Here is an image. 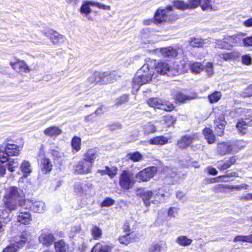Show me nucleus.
Listing matches in <instances>:
<instances>
[{
  "label": "nucleus",
  "instance_id": "obj_1",
  "mask_svg": "<svg viewBox=\"0 0 252 252\" xmlns=\"http://www.w3.org/2000/svg\"><path fill=\"white\" fill-rule=\"evenodd\" d=\"M24 196L23 191L15 186L10 187L5 192L2 199L3 207L11 212L16 210L19 200Z\"/></svg>",
  "mask_w": 252,
  "mask_h": 252
},
{
  "label": "nucleus",
  "instance_id": "obj_2",
  "mask_svg": "<svg viewBox=\"0 0 252 252\" xmlns=\"http://www.w3.org/2000/svg\"><path fill=\"white\" fill-rule=\"evenodd\" d=\"M153 73L149 67V64H144L137 72V75L132 80L133 88L145 84L151 81Z\"/></svg>",
  "mask_w": 252,
  "mask_h": 252
},
{
  "label": "nucleus",
  "instance_id": "obj_3",
  "mask_svg": "<svg viewBox=\"0 0 252 252\" xmlns=\"http://www.w3.org/2000/svg\"><path fill=\"white\" fill-rule=\"evenodd\" d=\"M19 205L25 210L36 213L44 212L46 207L43 201L28 198H21L19 200Z\"/></svg>",
  "mask_w": 252,
  "mask_h": 252
},
{
  "label": "nucleus",
  "instance_id": "obj_4",
  "mask_svg": "<svg viewBox=\"0 0 252 252\" xmlns=\"http://www.w3.org/2000/svg\"><path fill=\"white\" fill-rule=\"evenodd\" d=\"M134 173L127 169L123 170L119 177V184L121 189L128 190L132 189L135 183Z\"/></svg>",
  "mask_w": 252,
  "mask_h": 252
},
{
  "label": "nucleus",
  "instance_id": "obj_5",
  "mask_svg": "<svg viewBox=\"0 0 252 252\" xmlns=\"http://www.w3.org/2000/svg\"><path fill=\"white\" fill-rule=\"evenodd\" d=\"M155 68L159 74L170 77L176 76L184 71L179 67L178 64H156Z\"/></svg>",
  "mask_w": 252,
  "mask_h": 252
},
{
  "label": "nucleus",
  "instance_id": "obj_6",
  "mask_svg": "<svg viewBox=\"0 0 252 252\" xmlns=\"http://www.w3.org/2000/svg\"><path fill=\"white\" fill-rule=\"evenodd\" d=\"M73 189L76 195L87 196L91 194L94 186L91 182L81 179L80 182L74 184Z\"/></svg>",
  "mask_w": 252,
  "mask_h": 252
},
{
  "label": "nucleus",
  "instance_id": "obj_7",
  "mask_svg": "<svg viewBox=\"0 0 252 252\" xmlns=\"http://www.w3.org/2000/svg\"><path fill=\"white\" fill-rule=\"evenodd\" d=\"M158 171V167L157 166H148L138 172L135 177L139 183L147 182L154 177Z\"/></svg>",
  "mask_w": 252,
  "mask_h": 252
},
{
  "label": "nucleus",
  "instance_id": "obj_8",
  "mask_svg": "<svg viewBox=\"0 0 252 252\" xmlns=\"http://www.w3.org/2000/svg\"><path fill=\"white\" fill-rule=\"evenodd\" d=\"M111 78V75L107 72H94L88 79V82L93 85L106 84L110 82Z\"/></svg>",
  "mask_w": 252,
  "mask_h": 252
},
{
  "label": "nucleus",
  "instance_id": "obj_9",
  "mask_svg": "<svg viewBox=\"0 0 252 252\" xmlns=\"http://www.w3.org/2000/svg\"><path fill=\"white\" fill-rule=\"evenodd\" d=\"M93 165L83 158L73 166L74 173L76 175H86L92 172Z\"/></svg>",
  "mask_w": 252,
  "mask_h": 252
},
{
  "label": "nucleus",
  "instance_id": "obj_10",
  "mask_svg": "<svg viewBox=\"0 0 252 252\" xmlns=\"http://www.w3.org/2000/svg\"><path fill=\"white\" fill-rule=\"evenodd\" d=\"M197 137L196 133L191 135L185 134L177 141L176 146L179 149H185L190 146Z\"/></svg>",
  "mask_w": 252,
  "mask_h": 252
},
{
  "label": "nucleus",
  "instance_id": "obj_11",
  "mask_svg": "<svg viewBox=\"0 0 252 252\" xmlns=\"http://www.w3.org/2000/svg\"><path fill=\"white\" fill-rule=\"evenodd\" d=\"M240 54L234 51L231 53H218L216 58L220 62H236L240 58Z\"/></svg>",
  "mask_w": 252,
  "mask_h": 252
},
{
  "label": "nucleus",
  "instance_id": "obj_12",
  "mask_svg": "<svg viewBox=\"0 0 252 252\" xmlns=\"http://www.w3.org/2000/svg\"><path fill=\"white\" fill-rule=\"evenodd\" d=\"M238 159L236 156H232L218 162L217 168L220 171H223L235 164Z\"/></svg>",
  "mask_w": 252,
  "mask_h": 252
},
{
  "label": "nucleus",
  "instance_id": "obj_13",
  "mask_svg": "<svg viewBox=\"0 0 252 252\" xmlns=\"http://www.w3.org/2000/svg\"><path fill=\"white\" fill-rule=\"evenodd\" d=\"M173 9L172 6H168L165 9H158L155 14V20L157 23L160 24L163 22H167L171 20L168 17V12Z\"/></svg>",
  "mask_w": 252,
  "mask_h": 252
},
{
  "label": "nucleus",
  "instance_id": "obj_14",
  "mask_svg": "<svg viewBox=\"0 0 252 252\" xmlns=\"http://www.w3.org/2000/svg\"><path fill=\"white\" fill-rule=\"evenodd\" d=\"M189 67L192 73L198 74L205 70L209 74L213 72V64H207L206 66L203 64H189Z\"/></svg>",
  "mask_w": 252,
  "mask_h": 252
},
{
  "label": "nucleus",
  "instance_id": "obj_15",
  "mask_svg": "<svg viewBox=\"0 0 252 252\" xmlns=\"http://www.w3.org/2000/svg\"><path fill=\"white\" fill-rule=\"evenodd\" d=\"M38 240L43 246L49 247L55 242V237L52 233L43 232L39 235Z\"/></svg>",
  "mask_w": 252,
  "mask_h": 252
},
{
  "label": "nucleus",
  "instance_id": "obj_16",
  "mask_svg": "<svg viewBox=\"0 0 252 252\" xmlns=\"http://www.w3.org/2000/svg\"><path fill=\"white\" fill-rule=\"evenodd\" d=\"M216 152L220 156H224L231 153L233 150L232 146L227 142H219L216 147Z\"/></svg>",
  "mask_w": 252,
  "mask_h": 252
},
{
  "label": "nucleus",
  "instance_id": "obj_17",
  "mask_svg": "<svg viewBox=\"0 0 252 252\" xmlns=\"http://www.w3.org/2000/svg\"><path fill=\"white\" fill-rule=\"evenodd\" d=\"M197 97V95L196 93H193L191 95H186L180 91L177 92L173 95V99L175 102L180 103H185L188 101L195 99Z\"/></svg>",
  "mask_w": 252,
  "mask_h": 252
},
{
  "label": "nucleus",
  "instance_id": "obj_18",
  "mask_svg": "<svg viewBox=\"0 0 252 252\" xmlns=\"http://www.w3.org/2000/svg\"><path fill=\"white\" fill-rule=\"evenodd\" d=\"M216 125L215 130L218 136H222L224 135V129L226 125V122L224 118L221 117L218 118L214 120Z\"/></svg>",
  "mask_w": 252,
  "mask_h": 252
},
{
  "label": "nucleus",
  "instance_id": "obj_19",
  "mask_svg": "<svg viewBox=\"0 0 252 252\" xmlns=\"http://www.w3.org/2000/svg\"><path fill=\"white\" fill-rule=\"evenodd\" d=\"M98 151L96 148L88 149L84 154L83 159L94 165L98 156Z\"/></svg>",
  "mask_w": 252,
  "mask_h": 252
},
{
  "label": "nucleus",
  "instance_id": "obj_20",
  "mask_svg": "<svg viewBox=\"0 0 252 252\" xmlns=\"http://www.w3.org/2000/svg\"><path fill=\"white\" fill-rule=\"evenodd\" d=\"M39 168L42 173L49 174L53 169V165L49 158L44 157L41 159Z\"/></svg>",
  "mask_w": 252,
  "mask_h": 252
},
{
  "label": "nucleus",
  "instance_id": "obj_21",
  "mask_svg": "<svg viewBox=\"0 0 252 252\" xmlns=\"http://www.w3.org/2000/svg\"><path fill=\"white\" fill-rule=\"evenodd\" d=\"M4 149L7 155V157L18 156L21 150V147L15 144L7 143L5 145Z\"/></svg>",
  "mask_w": 252,
  "mask_h": 252
},
{
  "label": "nucleus",
  "instance_id": "obj_22",
  "mask_svg": "<svg viewBox=\"0 0 252 252\" xmlns=\"http://www.w3.org/2000/svg\"><path fill=\"white\" fill-rule=\"evenodd\" d=\"M45 34L47 37L50 38V40L54 44L63 43L65 39L64 36L53 30L48 31L46 33H45Z\"/></svg>",
  "mask_w": 252,
  "mask_h": 252
},
{
  "label": "nucleus",
  "instance_id": "obj_23",
  "mask_svg": "<svg viewBox=\"0 0 252 252\" xmlns=\"http://www.w3.org/2000/svg\"><path fill=\"white\" fill-rule=\"evenodd\" d=\"M202 132L208 144H213L216 142V136L211 128L206 127L203 129Z\"/></svg>",
  "mask_w": 252,
  "mask_h": 252
},
{
  "label": "nucleus",
  "instance_id": "obj_24",
  "mask_svg": "<svg viewBox=\"0 0 252 252\" xmlns=\"http://www.w3.org/2000/svg\"><path fill=\"white\" fill-rule=\"evenodd\" d=\"M152 199L151 203L154 204H160L162 202V199L165 198V194L162 192L161 188L152 190Z\"/></svg>",
  "mask_w": 252,
  "mask_h": 252
},
{
  "label": "nucleus",
  "instance_id": "obj_25",
  "mask_svg": "<svg viewBox=\"0 0 252 252\" xmlns=\"http://www.w3.org/2000/svg\"><path fill=\"white\" fill-rule=\"evenodd\" d=\"M17 220L21 224H29L32 220V216L29 212H20L17 217Z\"/></svg>",
  "mask_w": 252,
  "mask_h": 252
},
{
  "label": "nucleus",
  "instance_id": "obj_26",
  "mask_svg": "<svg viewBox=\"0 0 252 252\" xmlns=\"http://www.w3.org/2000/svg\"><path fill=\"white\" fill-rule=\"evenodd\" d=\"M43 132L44 134L49 137H57L62 133V130L58 126H50L45 128Z\"/></svg>",
  "mask_w": 252,
  "mask_h": 252
},
{
  "label": "nucleus",
  "instance_id": "obj_27",
  "mask_svg": "<svg viewBox=\"0 0 252 252\" xmlns=\"http://www.w3.org/2000/svg\"><path fill=\"white\" fill-rule=\"evenodd\" d=\"M54 247L55 252H67L69 248L68 245L63 239L55 241Z\"/></svg>",
  "mask_w": 252,
  "mask_h": 252
},
{
  "label": "nucleus",
  "instance_id": "obj_28",
  "mask_svg": "<svg viewBox=\"0 0 252 252\" xmlns=\"http://www.w3.org/2000/svg\"><path fill=\"white\" fill-rule=\"evenodd\" d=\"M168 138L163 135L155 136L151 138L149 141L150 144L154 145H163L168 143Z\"/></svg>",
  "mask_w": 252,
  "mask_h": 252
},
{
  "label": "nucleus",
  "instance_id": "obj_29",
  "mask_svg": "<svg viewBox=\"0 0 252 252\" xmlns=\"http://www.w3.org/2000/svg\"><path fill=\"white\" fill-rule=\"evenodd\" d=\"M112 248L111 246H102L100 242H97L93 247L91 252H111Z\"/></svg>",
  "mask_w": 252,
  "mask_h": 252
},
{
  "label": "nucleus",
  "instance_id": "obj_30",
  "mask_svg": "<svg viewBox=\"0 0 252 252\" xmlns=\"http://www.w3.org/2000/svg\"><path fill=\"white\" fill-rule=\"evenodd\" d=\"M161 54L165 58H174L178 54L177 51L171 47H168L160 49Z\"/></svg>",
  "mask_w": 252,
  "mask_h": 252
},
{
  "label": "nucleus",
  "instance_id": "obj_31",
  "mask_svg": "<svg viewBox=\"0 0 252 252\" xmlns=\"http://www.w3.org/2000/svg\"><path fill=\"white\" fill-rule=\"evenodd\" d=\"M71 146L72 152H78L81 149V139L80 137L74 136L71 140Z\"/></svg>",
  "mask_w": 252,
  "mask_h": 252
},
{
  "label": "nucleus",
  "instance_id": "obj_32",
  "mask_svg": "<svg viewBox=\"0 0 252 252\" xmlns=\"http://www.w3.org/2000/svg\"><path fill=\"white\" fill-rule=\"evenodd\" d=\"M251 125L246 123L243 120H239L236 125V127L238 131L242 134H246L249 133L248 126Z\"/></svg>",
  "mask_w": 252,
  "mask_h": 252
},
{
  "label": "nucleus",
  "instance_id": "obj_33",
  "mask_svg": "<svg viewBox=\"0 0 252 252\" xmlns=\"http://www.w3.org/2000/svg\"><path fill=\"white\" fill-rule=\"evenodd\" d=\"M20 169L23 173V176L27 177L32 172L31 163L27 160H24L20 165Z\"/></svg>",
  "mask_w": 252,
  "mask_h": 252
},
{
  "label": "nucleus",
  "instance_id": "obj_34",
  "mask_svg": "<svg viewBox=\"0 0 252 252\" xmlns=\"http://www.w3.org/2000/svg\"><path fill=\"white\" fill-rule=\"evenodd\" d=\"M164 248L166 249L167 247L165 244L160 243H153L149 248L148 252H161Z\"/></svg>",
  "mask_w": 252,
  "mask_h": 252
},
{
  "label": "nucleus",
  "instance_id": "obj_35",
  "mask_svg": "<svg viewBox=\"0 0 252 252\" xmlns=\"http://www.w3.org/2000/svg\"><path fill=\"white\" fill-rule=\"evenodd\" d=\"M29 234L26 231H23L19 236L20 239L15 241L20 249L25 246L26 244L29 241Z\"/></svg>",
  "mask_w": 252,
  "mask_h": 252
},
{
  "label": "nucleus",
  "instance_id": "obj_36",
  "mask_svg": "<svg viewBox=\"0 0 252 252\" xmlns=\"http://www.w3.org/2000/svg\"><path fill=\"white\" fill-rule=\"evenodd\" d=\"M163 121L167 127L174 126L177 118L176 117L171 115H165L163 117Z\"/></svg>",
  "mask_w": 252,
  "mask_h": 252
},
{
  "label": "nucleus",
  "instance_id": "obj_37",
  "mask_svg": "<svg viewBox=\"0 0 252 252\" xmlns=\"http://www.w3.org/2000/svg\"><path fill=\"white\" fill-rule=\"evenodd\" d=\"M140 196L145 206L147 207L149 206L151 203V200L152 199V190H148L143 192L140 194Z\"/></svg>",
  "mask_w": 252,
  "mask_h": 252
},
{
  "label": "nucleus",
  "instance_id": "obj_38",
  "mask_svg": "<svg viewBox=\"0 0 252 252\" xmlns=\"http://www.w3.org/2000/svg\"><path fill=\"white\" fill-rule=\"evenodd\" d=\"M11 65L16 71L21 74L30 71L27 64H11Z\"/></svg>",
  "mask_w": 252,
  "mask_h": 252
},
{
  "label": "nucleus",
  "instance_id": "obj_39",
  "mask_svg": "<svg viewBox=\"0 0 252 252\" xmlns=\"http://www.w3.org/2000/svg\"><path fill=\"white\" fill-rule=\"evenodd\" d=\"M127 158L134 162L140 161L143 158V156L139 152L129 153L126 155Z\"/></svg>",
  "mask_w": 252,
  "mask_h": 252
},
{
  "label": "nucleus",
  "instance_id": "obj_40",
  "mask_svg": "<svg viewBox=\"0 0 252 252\" xmlns=\"http://www.w3.org/2000/svg\"><path fill=\"white\" fill-rule=\"evenodd\" d=\"M176 242L179 245L186 247L190 245L192 242V240L188 238L186 236L182 235L176 238Z\"/></svg>",
  "mask_w": 252,
  "mask_h": 252
},
{
  "label": "nucleus",
  "instance_id": "obj_41",
  "mask_svg": "<svg viewBox=\"0 0 252 252\" xmlns=\"http://www.w3.org/2000/svg\"><path fill=\"white\" fill-rule=\"evenodd\" d=\"M91 234L94 240H97L102 237V231L97 226L94 225L91 229Z\"/></svg>",
  "mask_w": 252,
  "mask_h": 252
},
{
  "label": "nucleus",
  "instance_id": "obj_42",
  "mask_svg": "<svg viewBox=\"0 0 252 252\" xmlns=\"http://www.w3.org/2000/svg\"><path fill=\"white\" fill-rule=\"evenodd\" d=\"M226 40L228 44L230 45V48L239 43L241 41V36L239 35L228 36L226 38Z\"/></svg>",
  "mask_w": 252,
  "mask_h": 252
},
{
  "label": "nucleus",
  "instance_id": "obj_43",
  "mask_svg": "<svg viewBox=\"0 0 252 252\" xmlns=\"http://www.w3.org/2000/svg\"><path fill=\"white\" fill-rule=\"evenodd\" d=\"M144 135H149L150 133H155L156 131V127L152 122L146 124L143 128Z\"/></svg>",
  "mask_w": 252,
  "mask_h": 252
},
{
  "label": "nucleus",
  "instance_id": "obj_44",
  "mask_svg": "<svg viewBox=\"0 0 252 252\" xmlns=\"http://www.w3.org/2000/svg\"><path fill=\"white\" fill-rule=\"evenodd\" d=\"M222 94L220 91H215L208 96L210 103H215L218 102L221 98Z\"/></svg>",
  "mask_w": 252,
  "mask_h": 252
},
{
  "label": "nucleus",
  "instance_id": "obj_45",
  "mask_svg": "<svg viewBox=\"0 0 252 252\" xmlns=\"http://www.w3.org/2000/svg\"><path fill=\"white\" fill-rule=\"evenodd\" d=\"M91 2H93V1H85L82 3L80 8V12L81 14L87 16L91 13L92 10L90 7L91 6Z\"/></svg>",
  "mask_w": 252,
  "mask_h": 252
},
{
  "label": "nucleus",
  "instance_id": "obj_46",
  "mask_svg": "<svg viewBox=\"0 0 252 252\" xmlns=\"http://www.w3.org/2000/svg\"><path fill=\"white\" fill-rule=\"evenodd\" d=\"M147 103L152 107L159 109L161 105H162V100L158 98L153 97L148 99L147 100Z\"/></svg>",
  "mask_w": 252,
  "mask_h": 252
},
{
  "label": "nucleus",
  "instance_id": "obj_47",
  "mask_svg": "<svg viewBox=\"0 0 252 252\" xmlns=\"http://www.w3.org/2000/svg\"><path fill=\"white\" fill-rule=\"evenodd\" d=\"M19 164L18 159L15 158L12 159L10 160H8V162L6 163V165L8 170L10 172H13L15 170L16 168L18 167Z\"/></svg>",
  "mask_w": 252,
  "mask_h": 252
},
{
  "label": "nucleus",
  "instance_id": "obj_48",
  "mask_svg": "<svg viewBox=\"0 0 252 252\" xmlns=\"http://www.w3.org/2000/svg\"><path fill=\"white\" fill-rule=\"evenodd\" d=\"M248 242L252 244V234L248 235H237L234 239L233 242Z\"/></svg>",
  "mask_w": 252,
  "mask_h": 252
},
{
  "label": "nucleus",
  "instance_id": "obj_49",
  "mask_svg": "<svg viewBox=\"0 0 252 252\" xmlns=\"http://www.w3.org/2000/svg\"><path fill=\"white\" fill-rule=\"evenodd\" d=\"M118 240L121 244L128 245V244L133 243L131 240L133 239L130 237L129 233H126L124 235L120 236L118 237Z\"/></svg>",
  "mask_w": 252,
  "mask_h": 252
},
{
  "label": "nucleus",
  "instance_id": "obj_50",
  "mask_svg": "<svg viewBox=\"0 0 252 252\" xmlns=\"http://www.w3.org/2000/svg\"><path fill=\"white\" fill-rule=\"evenodd\" d=\"M159 109L166 112H171L175 109V106L172 103L166 101L163 102L162 100V105H161Z\"/></svg>",
  "mask_w": 252,
  "mask_h": 252
},
{
  "label": "nucleus",
  "instance_id": "obj_51",
  "mask_svg": "<svg viewBox=\"0 0 252 252\" xmlns=\"http://www.w3.org/2000/svg\"><path fill=\"white\" fill-rule=\"evenodd\" d=\"M20 249V247L15 242L13 243H10L2 250V252H16Z\"/></svg>",
  "mask_w": 252,
  "mask_h": 252
},
{
  "label": "nucleus",
  "instance_id": "obj_52",
  "mask_svg": "<svg viewBox=\"0 0 252 252\" xmlns=\"http://www.w3.org/2000/svg\"><path fill=\"white\" fill-rule=\"evenodd\" d=\"M104 168L106 169V175L111 179L115 177L118 171V168L117 166H114L109 167L108 166H105Z\"/></svg>",
  "mask_w": 252,
  "mask_h": 252
},
{
  "label": "nucleus",
  "instance_id": "obj_53",
  "mask_svg": "<svg viewBox=\"0 0 252 252\" xmlns=\"http://www.w3.org/2000/svg\"><path fill=\"white\" fill-rule=\"evenodd\" d=\"M227 189H229V185L219 184L213 187V190L216 193H225Z\"/></svg>",
  "mask_w": 252,
  "mask_h": 252
},
{
  "label": "nucleus",
  "instance_id": "obj_54",
  "mask_svg": "<svg viewBox=\"0 0 252 252\" xmlns=\"http://www.w3.org/2000/svg\"><path fill=\"white\" fill-rule=\"evenodd\" d=\"M204 43V40L199 37L192 38L189 41L190 45L193 47H199Z\"/></svg>",
  "mask_w": 252,
  "mask_h": 252
},
{
  "label": "nucleus",
  "instance_id": "obj_55",
  "mask_svg": "<svg viewBox=\"0 0 252 252\" xmlns=\"http://www.w3.org/2000/svg\"><path fill=\"white\" fill-rule=\"evenodd\" d=\"M242 97L245 98L252 97V84L249 85L241 94Z\"/></svg>",
  "mask_w": 252,
  "mask_h": 252
},
{
  "label": "nucleus",
  "instance_id": "obj_56",
  "mask_svg": "<svg viewBox=\"0 0 252 252\" xmlns=\"http://www.w3.org/2000/svg\"><path fill=\"white\" fill-rule=\"evenodd\" d=\"M201 3L200 4V6L202 10H216L211 5V0H201Z\"/></svg>",
  "mask_w": 252,
  "mask_h": 252
},
{
  "label": "nucleus",
  "instance_id": "obj_57",
  "mask_svg": "<svg viewBox=\"0 0 252 252\" xmlns=\"http://www.w3.org/2000/svg\"><path fill=\"white\" fill-rule=\"evenodd\" d=\"M11 212V211L3 208V206L0 207V219L4 220L8 219L9 216V213Z\"/></svg>",
  "mask_w": 252,
  "mask_h": 252
},
{
  "label": "nucleus",
  "instance_id": "obj_58",
  "mask_svg": "<svg viewBox=\"0 0 252 252\" xmlns=\"http://www.w3.org/2000/svg\"><path fill=\"white\" fill-rule=\"evenodd\" d=\"M115 201L110 197L105 198L101 203V207H109L115 204Z\"/></svg>",
  "mask_w": 252,
  "mask_h": 252
},
{
  "label": "nucleus",
  "instance_id": "obj_59",
  "mask_svg": "<svg viewBox=\"0 0 252 252\" xmlns=\"http://www.w3.org/2000/svg\"><path fill=\"white\" fill-rule=\"evenodd\" d=\"M216 47L220 49L228 50L230 49V45L226 42V38L224 41L218 40L216 42Z\"/></svg>",
  "mask_w": 252,
  "mask_h": 252
},
{
  "label": "nucleus",
  "instance_id": "obj_60",
  "mask_svg": "<svg viewBox=\"0 0 252 252\" xmlns=\"http://www.w3.org/2000/svg\"><path fill=\"white\" fill-rule=\"evenodd\" d=\"M9 158L7 157V155L4 148L3 149L0 147V163H3L8 161Z\"/></svg>",
  "mask_w": 252,
  "mask_h": 252
},
{
  "label": "nucleus",
  "instance_id": "obj_61",
  "mask_svg": "<svg viewBox=\"0 0 252 252\" xmlns=\"http://www.w3.org/2000/svg\"><path fill=\"white\" fill-rule=\"evenodd\" d=\"M229 190H230L231 191H232L234 189L237 190H240L243 189H248L250 187V186L246 184H243L242 185H236V186L229 185Z\"/></svg>",
  "mask_w": 252,
  "mask_h": 252
},
{
  "label": "nucleus",
  "instance_id": "obj_62",
  "mask_svg": "<svg viewBox=\"0 0 252 252\" xmlns=\"http://www.w3.org/2000/svg\"><path fill=\"white\" fill-rule=\"evenodd\" d=\"M174 6L177 9L181 10L188 9V3H186L182 1L177 0L175 1Z\"/></svg>",
  "mask_w": 252,
  "mask_h": 252
},
{
  "label": "nucleus",
  "instance_id": "obj_63",
  "mask_svg": "<svg viewBox=\"0 0 252 252\" xmlns=\"http://www.w3.org/2000/svg\"><path fill=\"white\" fill-rule=\"evenodd\" d=\"M91 5L97 7L103 10H110L111 8L110 6L105 5L102 3L95 2L94 1H93V2H91Z\"/></svg>",
  "mask_w": 252,
  "mask_h": 252
},
{
  "label": "nucleus",
  "instance_id": "obj_64",
  "mask_svg": "<svg viewBox=\"0 0 252 252\" xmlns=\"http://www.w3.org/2000/svg\"><path fill=\"white\" fill-rule=\"evenodd\" d=\"M129 95L125 94L120 96L117 100L116 104L117 105H121L125 103L128 100Z\"/></svg>",
  "mask_w": 252,
  "mask_h": 252
}]
</instances>
